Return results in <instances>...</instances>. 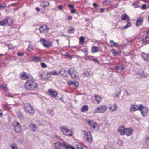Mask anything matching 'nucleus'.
Here are the masks:
<instances>
[{"label":"nucleus","instance_id":"obj_44","mask_svg":"<svg viewBox=\"0 0 149 149\" xmlns=\"http://www.w3.org/2000/svg\"><path fill=\"white\" fill-rule=\"evenodd\" d=\"M0 88L1 89H2L4 91H6L7 90L6 87L4 85L1 86L0 85Z\"/></svg>","mask_w":149,"mask_h":149},{"label":"nucleus","instance_id":"obj_58","mask_svg":"<svg viewBox=\"0 0 149 149\" xmlns=\"http://www.w3.org/2000/svg\"><path fill=\"white\" fill-rule=\"evenodd\" d=\"M83 132L84 135H85V136H86V133H88V132H87L85 131L84 130H83Z\"/></svg>","mask_w":149,"mask_h":149},{"label":"nucleus","instance_id":"obj_11","mask_svg":"<svg viewBox=\"0 0 149 149\" xmlns=\"http://www.w3.org/2000/svg\"><path fill=\"white\" fill-rule=\"evenodd\" d=\"M48 75V73L46 74L45 72H43L42 73L39 74V76L42 80H47L49 78Z\"/></svg>","mask_w":149,"mask_h":149},{"label":"nucleus","instance_id":"obj_51","mask_svg":"<svg viewBox=\"0 0 149 149\" xmlns=\"http://www.w3.org/2000/svg\"><path fill=\"white\" fill-rule=\"evenodd\" d=\"M76 10L75 9H73L72 10H71V12L72 13H75L76 12Z\"/></svg>","mask_w":149,"mask_h":149},{"label":"nucleus","instance_id":"obj_6","mask_svg":"<svg viewBox=\"0 0 149 149\" xmlns=\"http://www.w3.org/2000/svg\"><path fill=\"white\" fill-rule=\"evenodd\" d=\"M40 41L42 42V43L45 47L49 48L52 46V43L49 41H47L44 38H41Z\"/></svg>","mask_w":149,"mask_h":149},{"label":"nucleus","instance_id":"obj_63","mask_svg":"<svg viewBox=\"0 0 149 149\" xmlns=\"http://www.w3.org/2000/svg\"><path fill=\"white\" fill-rule=\"evenodd\" d=\"M100 11L101 12H103L104 11V10L103 8H101L100 9Z\"/></svg>","mask_w":149,"mask_h":149},{"label":"nucleus","instance_id":"obj_15","mask_svg":"<svg viewBox=\"0 0 149 149\" xmlns=\"http://www.w3.org/2000/svg\"><path fill=\"white\" fill-rule=\"evenodd\" d=\"M133 132V130L131 129L126 128L125 132V134L127 136H129Z\"/></svg>","mask_w":149,"mask_h":149},{"label":"nucleus","instance_id":"obj_25","mask_svg":"<svg viewBox=\"0 0 149 149\" xmlns=\"http://www.w3.org/2000/svg\"><path fill=\"white\" fill-rule=\"evenodd\" d=\"M29 127L31 129V130L33 131H35L37 129L36 126L33 124H31L29 125Z\"/></svg>","mask_w":149,"mask_h":149},{"label":"nucleus","instance_id":"obj_18","mask_svg":"<svg viewBox=\"0 0 149 149\" xmlns=\"http://www.w3.org/2000/svg\"><path fill=\"white\" fill-rule=\"evenodd\" d=\"M8 25L11 26L13 24V19L10 18H6L5 19Z\"/></svg>","mask_w":149,"mask_h":149},{"label":"nucleus","instance_id":"obj_24","mask_svg":"<svg viewBox=\"0 0 149 149\" xmlns=\"http://www.w3.org/2000/svg\"><path fill=\"white\" fill-rule=\"evenodd\" d=\"M88 107L87 105H84L81 109V111L82 112H85L88 110Z\"/></svg>","mask_w":149,"mask_h":149},{"label":"nucleus","instance_id":"obj_27","mask_svg":"<svg viewBox=\"0 0 149 149\" xmlns=\"http://www.w3.org/2000/svg\"><path fill=\"white\" fill-rule=\"evenodd\" d=\"M48 74H50L52 75H58L59 74V73L57 72L55 70L49 72H48Z\"/></svg>","mask_w":149,"mask_h":149},{"label":"nucleus","instance_id":"obj_9","mask_svg":"<svg viewBox=\"0 0 149 149\" xmlns=\"http://www.w3.org/2000/svg\"><path fill=\"white\" fill-rule=\"evenodd\" d=\"M55 148L56 149H64V147L65 146V143L63 142L61 143L58 142L55 143Z\"/></svg>","mask_w":149,"mask_h":149},{"label":"nucleus","instance_id":"obj_19","mask_svg":"<svg viewBox=\"0 0 149 149\" xmlns=\"http://www.w3.org/2000/svg\"><path fill=\"white\" fill-rule=\"evenodd\" d=\"M88 124V125L90 126L91 127H93L94 129L96 128V126L97 125L96 123H94L93 121L90 120H89Z\"/></svg>","mask_w":149,"mask_h":149},{"label":"nucleus","instance_id":"obj_50","mask_svg":"<svg viewBox=\"0 0 149 149\" xmlns=\"http://www.w3.org/2000/svg\"><path fill=\"white\" fill-rule=\"evenodd\" d=\"M17 55L18 56H23L24 55V53H21L20 52H18L17 53Z\"/></svg>","mask_w":149,"mask_h":149},{"label":"nucleus","instance_id":"obj_49","mask_svg":"<svg viewBox=\"0 0 149 149\" xmlns=\"http://www.w3.org/2000/svg\"><path fill=\"white\" fill-rule=\"evenodd\" d=\"M19 117L20 119H23L24 118V117L22 114L21 113H19Z\"/></svg>","mask_w":149,"mask_h":149},{"label":"nucleus","instance_id":"obj_40","mask_svg":"<svg viewBox=\"0 0 149 149\" xmlns=\"http://www.w3.org/2000/svg\"><path fill=\"white\" fill-rule=\"evenodd\" d=\"M12 149H17L16 145L15 144H12L10 145Z\"/></svg>","mask_w":149,"mask_h":149},{"label":"nucleus","instance_id":"obj_62","mask_svg":"<svg viewBox=\"0 0 149 149\" xmlns=\"http://www.w3.org/2000/svg\"><path fill=\"white\" fill-rule=\"evenodd\" d=\"M36 9L38 11H39L40 10V9L38 7L36 8Z\"/></svg>","mask_w":149,"mask_h":149},{"label":"nucleus","instance_id":"obj_30","mask_svg":"<svg viewBox=\"0 0 149 149\" xmlns=\"http://www.w3.org/2000/svg\"><path fill=\"white\" fill-rule=\"evenodd\" d=\"M132 24L130 22H128L127 24L125 26H124L122 29V30H124L127 29L131 26Z\"/></svg>","mask_w":149,"mask_h":149},{"label":"nucleus","instance_id":"obj_12","mask_svg":"<svg viewBox=\"0 0 149 149\" xmlns=\"http://www.w3.org/2000/svg\"><path fill=\"white\" fill-rule=\"evenodd\" d=\"M48 93L52 97H55L57 96L58 93L56 91H54L51 89L48 90Z\"/></svg>","mask_w":149,"mask_h":149},{"label":"nucleus","instance_id":"obj_14","mask_svg":"<svg viewBox=\"0 0 149 149\" xmlns=\"http://www.w3.org/2000/svg\"><path fill=\"white\" fill-rule=\"evenodd\" d=\"M141 56L144 60L149 62V53L146 54L144 52H143L142 53Z\"/></svg>","mask_w":149,"mask_h":149},{"label":"nucleus","instance_id":"obj_43","mask_svg":"<svg viewBox=\"0 0 149 149\" xmlns=\"http://www.w3.org/2000/svg\"><path fill=\"white\" fill-rule=\"evenodd\" d=\"M4 20L0 21V25L1 26H3L6 24V22Z\"/></svg>","mask_w":149,"mask_h":149},{"label":"nucleus","instance_id":"obj_60","mask_svg":"<svg viewBox=\"0 0 149 149\" xmlns=\"http://www.w3.org/2000/svg\"><path fill=\"white\" fill-rule=\"evenodd\" d=\"M125 91L126 92L127 95L128 96L130 95V94L128 93L127 91L126 90H125Z\"/></svg>","mask_w":149,"mask_h":149},{"label":"nucleus","instance_id":"obj_23","mask_svg":"<svg viewBox=\"0 0 149 149\" xmlns=\"http://www.w3.org/2000/svg\"><path fill=\"white\" fill-rule=\"evenodd\" d=\"M143 21V19L142 18H139L136 22V26L138 27L141 26L142 24Z\"/></svg>","mask_w":149,"mask_h":149},{"label":"nucleus","instance_id":"obj_16","mask_svg":"<svg viewBox=\"0 0 149 149\" xmlns=\"http://www.w3.org/2000/svg\"><path fill=\"white\" fill-rule=\"evenodd\" d=\"M121 18L122 21L126 20L127 22L130 20L129 17L126 14L122 15Z\"/></svg>","mask_w":149,"mask_h":149},{"label":"nucleus","instance_id":"obj_29","mask_svg":"<svg viewBox=\"0 0 149 149\" xmlns=\"http://www.w3.org/2000/svg\"><path fill=\"white\" fill-rule=\"evenodd\" d=\"M95 100L98 102L99 103L101 102V97L97 95H95L94 96Z\"/></svg>","mask_w":149,"mask_h":149},{"label":"nucleus","instance_id":"obj_7","mask_svg":"<svg viewBox=\"0 0 149 149\" xmlns=\"http://www.w3.org/2000/svg\"><path fill=\"white\" fill-rule=\"evenodd\" d=\"M13 125L14 127L15 131L16 132H20L22 131V129L20 125L18 122H14L13 123Z\"/></svg>","mask_w":149,"mask_h":149},{"label":"nucleus","instance_id":"obj_55","mask_svg":"<svg viewBox=\"0 0 149 149\" xmlns=\"http://www.w3.org/2000/svg\"><path fill=\"white\" fill-rule=\"evenodd\" d=\"M84 75L86 76H88L90 74V73L88 72H86V73H84Z\"/></svg>","mask_w":149,"mask_h":149},{"label":"nucleus","instance_id":"obj_45","mask_svg":"<svg viewBox=\"0 0 149 149\" xmlns=\"http://www.w3.org/2000/svg\"><path fill=\"white\" fill-rule=\"evenodd\" d=\"M74 28H72L70 29H69L68 31V32L70 33H73L74 32Z\"/></svg>","mask_w":149,"mask_h":149},{"label":"nucleus","instance_id":"obj_4","mask_svg":"<svg viewBox=\"0 0 149 149\" xmlns=\"http://www.w3.org/2000/svg\"><path fill=\"white\" fill-rule=\"evenodd\" d=\"M67 72L70 74L72 78H77L79 76L78 73L76 70H73L70 68Z\"/></svg>","mask_w":149,"mask_h":149},{"label":"nucleus","instance_id":"obj_39","mask_svg":"<svg viewBox=\"0 0 149 149\" xmlns=\"http://www.w3.org/2000/svg\"><path fill=\"white\" fill-rule=\"evenodd\" d=\"M6 6V4L4 3H0V10L4 9Z\"/></svg>","mask_w":149,"mask_h":149},{"label":"nucleus","instance_id":"obj_54","mask_svg":"<svg viewBox=\"0 0 149 149\" xmlns=\"http://www.w3.org/2000/svg\"><path fill=\"white\" fill-rule=\"evenodd\" d=\"M68 6L69 8H74V5L71 4H69L68 5Z\"/></svg>","mask_w":149,"mask_h":149},{"label":"nucleus","instance_id":"obj_35","mask_svg":"<svg viewBox=\"0 0 149 149\" xmlns=\"http://www.w3.org/2000/svg\"><path fill=\"white\" fill-rule=\"evenodd\" d=\"M68 83L70 85H73L75 86L76 87H78V85L77 84V83L75 82H72L70 81H69L68 82Z\"/></svg>","mask_w":149,"mask_h":149},{"label":"nucleus","instance_id":"obj_22","mask_svg":"<svg viewBox=\"0 0 149 149\" xmlns=\"http://www.w3.org/2000/svg\"><path fill=\"white\" fill-rule=\"evenodd\" d=\"M117 109L118 106H117L115 104H113V107L111 106L109 107V110L112 112L116 111Z\"/></svg>","mask_w":149,"mask_h":149},{"label":"nucleus","instance_id":"obj_32","mask_svg":"<svg viewBox=\"0 0 149 149\" xmlns=\"http://www.w3.org/2000/svg\"><path fill=\"white\" fill-rule=\"evenodd\" d=\"M21 77L22 79H26L29 78V77L28 75H27L26 74L24 73V74H22Z\"/></svg>","mask_w":149,"mask_h":149},{"label":"nucleus","instance_id":"obj_31","mask_svg":"<svg viewBox=\"0 0 149 149\" xmlns=\"http://www.w3.org/2000/svg\"><path fill=\"white\" fill-rule=\"evenodd\" d=\"M143 43H148L149 42V37L147 36L145 37L143 39Z\"/></svg>","mask_w":149,"mask_h":149},{"label":"nucleus","instance_id":"obj_28","mask_svg":"<svg viewBox=\"0 0 149 149\" xmlns=\"http://www.w3.org/2000/svg\"><path fill=\"white\" fill-rule=\"evenodd\" d=\"M66 70L64 69H61L60 70L59 73L62 75L66 76Z\"/></svg>","mask_w":149,"mask_h":149},{"label":"nucleus","instance_id":"obj_57","mask_svg":"<svg viewBox=\"0 0 149 149\" xmlns=\"http://www.w3.org/2000/svg\"><path fill=\"white\" fill-rule=\"evenodd\" d=\"M93 6L95 7H97L98 6L97 4L95 3H94L93 4Z\"/></svg>","mask_w":149,"mask_h":149},{"label":"nucleus","instance_id":"obj_21","mask_svg":"<svg viewBox=\"0 0 149 149\" xmlns=\"http://www.w3.org/2000/svg\"><path fill=\"white\" fill-rule=\"evenodd\" d=\"M85 137L87 138L86 140L88 142H91L92 141V137L90 132L86 133V136Z\"/></svg>","mask_w":149,"mask_h":149},{"label":"nucleus","instance_id":"obj_46","mask_svg":"<svg viewBox=\"0 0 149 149\" xmlns=\"http://www.w3.org/2000/svg\"><path fill=\"white\" fill-rule=\"evenodd\" d=\"M8 47L9 49H12L14 48V47L13 45L11 44L8 45Z\"/></svg>","mask_w":149,"mask_h":149},{"label":"nucleus","instance_id":"obj_1","mask_svg":"<svg viewBox=\"0 0 149 149\" xmlns=\"http://www.w3.org/2000/svg\"><path fill=\"white\" fill-rule=\"evenodd\" d=\"M25 87L27 91H34L37 89L38 84L36 82L29 80L26 83Z\"/></svg>","mask_w":149,"mask_h":149},{"label":"nucleus","instance_id":"obj_59","mask_svg":"<svg viewBox=\"0 0 149 149\" xmlns=\"http://www.w3.org/2000/svg\"><path fill=\"white\" fill-rule=\"evenodd\" d=\"M92 60L95 62H97V63H98L99 62L98 60L95 59H92Z\"/></svg>","mask_w":149,"mask_h":149},{"label":"nucleus","instance_id":"obj_52","mask_svg":"<svg viewBox=\"0 0 149 149\" xmlns=\"http://www.w3.org/2000/svg\"><path fill=\"white\" fill-rule=\"evenodd\" d=\"M142 8L143 9H145L146 8V5L143 4L142 5Z\"/></svg>","mask_w":149,"mask_h":149},{"label":"nucleus","instance_id":"obj_36","mask_svg":"<svg viewBox=\"0 0 149 149\" xmlns=\"http://www.w3.org/2000/svg\"><path fill=\"white\" fill-rule=\"evenodd\" d=\"M64 146L65 147L66 149H75L74 147L70 145H67V144L66 143L65 146Z\"/></svg>","mask_w":149,"mask_h":149},{"label":"nucleus","instance_id":"obj_2","mask_svg":"<svg viewBox=\"0 0 149 149\" xmlns=\"http://www.w3.org/2000/svg\"><path fill=\"white\" fill-rule=\"evenodd\" d=\"M24 106L25 107V109L29 114L33 115L35 113L34 110L30 104L29 103H25L24 104Z\"/></svg>","mask_w":149,"mask_h":149},{"label":"nucleus","instance_id":"obj_13","mask_svg":"<svg viewBox=\"0 0 149 149\" xmlns=\"http://www.w3.org/2000/svg\"><path fill=\"white\" fill-rule=\"evenodd\" d=\"M61 131L64 134L67 135L68 136H71L72 135V133L69 134H67V133L70 131V129H68L65 127H62L61 129Z\"/></svg>","mask_w":149,"mask_h":149},{"label":"nucleus","instance_id":"obj_42","mask_svg":"<svg viewBox=\"0 0 149 149\" xmlns=\"http://www.w3.org/2000/svg\"><path fill=\"white\" fill-rule=\"evenodd\" d=\"M113 54L115 56H117L118 54V52L116 51V50L114 49H113L111 50Z\"/></svg>","mask_w":149,"mask_h":149},{"label":"nucleus","instance_id":"obj_34","mask_svg":"<svg viewBox=\"0 0 149 149\" xmlns=\"http://www.w3.org/2000/svg\"><path fill=\"white\" fill-rule=\"evenodd\" d=\"M137 74L138 75H141V77H142L144 74L143 70L142 69L139 70L137 73Z\"/></svg>","mask_w":149,"mask_h":149},{"label":"nucleus","instance_id":"obj_38","mask_svg":"<svg viewBox=\"0 0 149 149\" xmlns=\"http://www.w3.org/2000/svg\"><path fill=\"white\" fill-rule=\"evenodd\" d=\"M110 43H112V44H111V45L113 46L117 47L118 46V45L116 43L114 42L113 40H111L110 41Z\"/></svg>","mask_w":149,"mask_h":149},{"label":"nucleus","instance_id":"obj_48","mask_svg":"<svg viewBox=\"0 0 149 149\" xmlns=\"http://www.w3.org/2000/svg\"><path fill=\"white\" fill-rule=\"evenodd\" d=\"M45 4H44L43 6V7H47L49 6V3L48 2H45Z\"/></svg>","mask_w":149,"mask_h":149},{"label":"nucleus","instance_id":"obj_17","mask_svg":"<svg viewBox=\"0 0 149 149\" xmlns=\"http://www.w3.org/2000/svg\"><path fill=\"white\" fill-rule=\"evenodd\" d=\"M125 129L123 126H120L118 128V131L121 135H123L125 134Z\"/></svg>","mask_w":149,"mask_h":149},{"label":"nucleus","instance_id":"obj_10","mask_svg":"<svg viewBox=\"0 0 149 149\" xmlns=\"http://www.w3.org/2000/svg\"><path fill=\"white\" fill-rule=\"evenodd\" d=\"M49 29L46 25L41 26L39 28V31L41 33H45L48 32Z\"/></svg>","mask_w":149,"mask_h":149},{"label":"nucleus","instance_id":"obj_8","mask_svg":"<svg viewBox=\"0 0 149 149\" xmlns=\"http://www.w3.org/2000/svg\"><path fill=\"white\" fill-rule=\"evenodd\" d=\"M142 107H141L140 111L141 114L143 116H145L147 115L148 112V109L146 107L141 105Z\"/></svg>","mask_w":149,"mask_h":149},{"label":"nucleus","instance_id":"obj_61","mask_svg":"<svg viewBox=\"0 0 149 149\" xmlns=\"http://www.w3.org/2000/svg\"><path fill=\"white\" fill-rule=\"evenodd\" d=\"M15 4H16V3L11 4H10V5H8L7 7H9L10 6H14L15 5Z\"/></svg>","mask_w":149,"mask_h":149},{"label":"nucleus","instance_id":"obj_41","mask_svg":"<svg viewBox=\"0 0 149 149\" xmlns=\"http://www.w3.org/2000/svg\"><path fill=\"white\" fill-rule=\"evenodd\" d=\"M85 38L83 36H81L80 38V42H81L82 44L84 43Z\"/></svg>","mask_w":149,"mask_h":149},{"label":"nucleus","instance_id":"obj_64","mask_svg":"<svg viewBox=\"0 0 149 149\" xmlns=\"http://www.w3.org/2000/svg\"><path fill=\"white\" fill-rule=\"evenodd\" d=\"M85 53L86 54H88V51L86 50L85 52Z\"/></svg>","mask_w":149,"mask_h":149},{"label":"nucleus","instance_id":"obj_37","mask_svg":"<svg viewBox=\"0 0 149 149\" xmlns=\"http://www.w3.org/2000/svg\"><path fill=\"white\" fill-rule=\"evenodd\" d=\"M98 47H94L92 48V51L93 52L95 53L98 51Z\"/></svg>","mask_w":149,"mask_h":149},{"label":"nucleus","instance_id":"obj_56","mask_svg":"<svg viewBox=\"0 0 149 149\" xmlns=\"http://www.w3.org/2000/svg\"><path fill=\"white\" fill-rule=\"evenodd\" d=\"M68 18L69 20H71L72 18V17L71 16H69Z\"/></svg>","mask_w":149,"mask_h":149},{"label":"nucleus","instance_id":"obj_26","mask_svg":"<svg viewBox=\"0 0 149 149\" xmlns=\"http://www.w3.org/2000/svg\"><path fill=\"white\" fill-rule=\"evenodd\" d=\"M33 60L35 62H38L41 61V58L40 57L33 56L32 57Z\"/></svg>","mask_w":149,"mask_h":149},{"label":"nucleus","instance_id":"obj_33","mask_svg":"<svg viewBox=\"0 0 149 149\" xmlns=\"http://www.w3.org/2000/svg\"><path fill=\"white\" fill-rule=\"evenodd\" d=\"M121 92V90L120 88L119 91L118 92H116V93H114L113 94V97L115 98H117L119 95L120 94Z\"/></svg>","mask_w":149,"mask_h":149},{"label":"nucleus","instance_id":"obj_53","mask_svg":"<svg viewBox=\"0 0 149 149\" xmlns=\"http://www.w3.org/2000/svg\"><path fill=\"white\" fill-rule=\"evenodd\" d=\"M63 6L61 5H59L58 6V8L59 10H62L63 9Z\"/></svg>","mask_w":149,"mask_h":149},{"label":"nucleus","instance_id":"obj_3","mask_svg":"<svg viewBox=\"0 0 149 149\" xmlns=\"http://www.w3.org/2000/svg\"><path fill=\"white\" fill-rule=\"evenodd\" d=\"M107 106L104 105L100 106L97 107L94 111V113H104L107 109Z\"/></svg>","mask_w":149,"mask_h":149},{"label":"nucleus","instance_id":"obj_20","mask_svg":"<svg viewBox=\"0 0 149 149\" xmlns=\"http://www.w3.org/2000/svg\"><path fill=\"white\" fill-rule=\"evenodd\" d=\"M115 68L116 70L120 69L122 70H123L125 69L124 67L122 65H121L120 63L116 64Z\"/></svg>","mask_w":149,"mask_h":149},{"label":"nucleus","instance_id":"obj_5","mask_svg":"<svg viewBox=\"0 0 149 149\" xmlns=\"http://www.w3.org/2000/svg\"><path fill=\"white\" fill-rule=\"evenodd\" d=\"M141 105L142 104L137 105L136 103L131 104L130 108V111L131 112H134L136 110H139L141 107H142Z\"/></svg>","mask_w":149,"mask_h":149},{"label":"nucleus","instance_id":"obj_47","mask_svg":"<svg viewBox=\"0 0 149 149\" xmlns=\"http://www.w3.org/2000/svg\"><path fill=\"white\" fill-rule=\"evenodd\" d=\"M41 67L43 68H45L47 67V65L44 63H41Z\"/></svg>","mask_w":149,"mask_h":149}]
</instances>
